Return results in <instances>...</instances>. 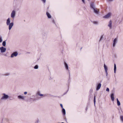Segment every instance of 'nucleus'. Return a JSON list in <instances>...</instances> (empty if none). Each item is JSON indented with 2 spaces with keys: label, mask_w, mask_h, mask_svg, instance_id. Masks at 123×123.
<instances>
[{
  "label": "nucleus",
  "mask_w": 123,
  "mask_h": 123,
  "mask_svg": "<svg viewBox=\"0 0 123 123\" xmlns=\"http://www.w3.org/2000/svg\"><path fill=\"white\" fill-rule=\"evenodd\" d=\"M106 73V76H107L108 75V73L107 72H105Z\"/></svg>",
  "instance_id": "e433bc0d"
},
{
  "label": "nucleus",
  "mask_w": 123,
  "mask_h": 123,
  "mask_svg": "<svg viewBox=\"0 0 123 123\" xmlns=\"http://www.w3.org/2000/svg\"><path fill=\"white\" fill-rule=\"evenodd\" d=\"M46 14L47 17L49 18H51V16L49 12H47Z\"/></svg>",
  "instance_id": "2eb2a0df"
},
{
  "label": "nucleus",
  "mask_w": 123,
  "mask_h": 123,
  "mask_svg": "<svg viewBox=\"0 0 123 123\" xmlns=\"http://www.w3.org/2000/svg\"><path fill=\"white\" fill-rule=\"evenodd\" d=\"M38 121H39L38 119H37V120L35 122V123H38Z\"/></svg>",
  "instance_id": "2f4dec72"
},
{
  "label": "nucleus",
  "mask_w": 123,
  "mask_h": 123,
  "mask_svg": "<svg viewBox=\"0 0 123 123\" xmlns=\"http://www.w3.org/2000/svg\"><path fill=\"white\" fill-rule=\"evenodd\" d=\"M111 15L110 13H108L107 14L104 16L103 18H109Z\"/></svg>",
  "instance_id": "9b49d317"
},
{
  "label": "nucleus",
  "mask_w": 123,
  "mask_h": 123,
  "mask_svg": "<svg viewBox=\"0 0 123 123\" xmlns=\"http://www.w3.org/2000/svg\"><path fill=\"white\" fill-rule=\"evenodd\" d=\"M90 8L92 9H94L95 8V6L94 5V3L93 2H91L90 4Z\"/></svg>",
  "instance_id": "7ed1b4c3"
},
{
  "label": "nucleus",
  "mask_w": 123,
  "mask_h": 123,
  "mask_svg": "<svg viewBox=\"0 0 123 123\" xmlns=\"http://www.w3.org/2000/svg\"><path fill=\"white\" fill-rule=\"evenodd\" d=\"M122 21V19H119L118 20V21H119V23H120Z\"/></svg>",
  "instance_id": "c756f323"
},
{
  "label": "nucleus",
  "mask_w": 123,
  "mask_h": 123,
  "mask_svg": "<svg viewBox=\"0 0 123 123\" xmlns=\"http://www.w3.org/2000/svg\"><path fill=\"white\" fill-rule=\"evenodd\" d=\"M116 64H114V73H116Z\"/></svg>",
  "instance_id": "aec40b11"
},
{
  "label": "nucleus",
  "mask_w": 123,
  "mask_h": 123,
  "mask_svg": "<svg viewBox=\"0 0 123 123\" xmlns=\"http://www.w3.org/2000/svg\"><path fill=\"white\" fill-rule=\"evenodd\" d=\"M43 94H42L41 93L40 94H39V96H43Z\"/></svg>",
  "instance_id": "7c9ffc66"
},
{
  "label": "nucleus",
  "mask_w": 123,
  "mask_h": 123,
  "mask_svg": "<svg viewBox=\"0 0 123 123\" xmlns=\"http://www.w3.org/2000/svg\"><path fill=\"white\" fill-rule=\"evenodd\" d=\"M2 45L3 46H5L6 45V42L5 41H4L2 43Z\"/></svg>",
  "instance_id": "5701e85b"
},
{
  "label": "nucleus",
  "mask_w": 123,
  "mask_h": 123,
  "mask_svg": "<svg viewBox=\"0 0 123 123\" xmlns=\"http://www.w3.org/2000/svg\"><path fill=\"white\" fill-rule=\"evenodd\" d=\"M2 38V37L1 36H0V39Z\"/></svg>",
  "instance_id": "37998d69"
},
{
  "label": "nucleus",
  "mask_w": 123,
  "mask_h": 123,
  "mask_svg": "<svg viewBox=\"0 0 123 123\" xmlns=\"http://www.w3.org/2000/svg\"><path fill=\"white\" fill-rule=\"evenodd\" d=\"M34 68L35 69H37L38 68V66L37 65H36L34 67Z\"/></svg>",
  "instance_id": "b1692460"
},
{
  "label": "nucleus",
  "mask_w": 123,
  "mask_h": 123,
  "mask_svg": "<svg viewBox=\"0 0 123 123\" xmlns=\"http://www.w3.org/2000/svg\"><path fill=\"white\" fill-rule=\"evenodd\" d=\"M120 120L121 122L123 123V116H121L120 117Z\"/></svg>",
  "instance_id": "412c9836"
},
{
  "label": "nucleus",
  "mask_w": 123,
  "mask_h": 123,
  "mask_svg": "<svg viewBox=\"0 0 123 123\" xmlns=\"http://www.w3.org/2000/svg\"><path fill=\"white\" fill-rule=\"evenodd\" d=\"M92 89H91L90 90V92L92 93Z\"/></svg>",
  "instance_id": "4c0bfd02"
},
{
  "label": "nucleus",
  "mask_w": 123,
  "mask_h": 123,
  "mask_svg": "<svg viewBox=\"0 0 123 123\" xmlns=\"http://www.w3.org/2000/svg\"><path fill=\"white\" fill-rule=\"evenodd\" d=\"M101 39H100V40H99V41L100 42Z\"/></svg>",
  "instance_id": "a18cd8bd"
},
{
  "label": "nucleus",
  "mask_w": 123,
  "mask_h": 123,
  "mask_svg": "<svg viewBox=\"0 0 123 123\" xmlns=\"http://www.w3.org/2000/svg\"><path fill=\"white\" fill-rule=\"evenodd\" d=\"M103 36H104V35H102L101 36L100 38H103Z\"/></svg>",
  "instance_id": "473e14b6"
},
{
  "label": "nucleus",
  "mask_w": 123,
  "mask_h": 123,
  "mask_svg": "<svg viewBox=\"0 0 123 123\" xmlns=\"http://www.w3.org/2000/svg\"><path fill=\"white\" fill-rule=\"evenodd\" d=\"M62 112L64 115H65V114L66 112L65 110L64 109L62 108Z\"/></svg>",
  "instance_id": "4be33fe9"
},
{
  "label": "nucleus",
  "mask_w": 123,
  "mask_h": 123,
  "mask_svg": "<svg viewBox=\"0 0 123 123\" xmlns=\"http://www.w3.org/2000/svg\"><path fill=\"white\" fill-rule=\"evenodd\" d=\"M40 92L39 91H38L37 92V93H36V95H39V94H40Z\"/></svg>",
  "instance_id": "a878e982"
},
{
  "label": "nucleus",
  "mask_w": 123,
  "mask_h": 123,
  "mask_svg": "<svg viewBox=\"0 0 123 123\" xmlns=\"http://www.w3.org/2000/svg\"><path fill=\"white\" fill-rule=\"evenodd\" d=\"M91 22L93 23L95 25H97L98 24V22L97 21H91Z\"/></svg>",
  "instance_id": "a211bd4d"
},
{
  "label": "nucleus",
  "mask_w": 123,
  "mask_h": 123,
  "mask_svg": "<svg viewBox=\"0 0 123 123\" xmlns=\"http://www.w3.org/2000/svg\"><path fill=\"white\" fill-rule=\"evenodd\" d=\"M18 53L16 51L13 52L11 55V58H13L14 56H16L18 55Z\"/></svg>",
  "instance_id": "20e7f679"
},
{
  "label": "nucleus",
  "mask_w": 123,
  "mask_h": 123,
  "mask_svg": "<svg viewBox=\"0 0 123 123\" xmlns=\"http://www.w3.org/2000/svg\"><path fill=\"white\" fill-rule=\"evenodd\" d=\"M2 41V39H0V42H1Z\"/></svg>",
  "instance_id": "ea45409f"
},
{
  "label": "nucleus",
  "mask_w": 123,
  "mask_h": 123,
  "mask_svg": "<svg viewBox=\"0 0 123 123\" xmlns=\"http://www.w3.org/2000/svg\"><path fill=\"white\" fill-rule=\"evenodd\" d=\"M10 74V73H5L4 74H3V75L5 76H8Z\"/></svg>",
  "instance_id": "dca6fc26"
},
{
  "label": "nucleus",
  "mask_w": 123,
  "mask_h": 123,
  "mask_svg": "<svg viewBox=\"0 0 123 123\" xmlns=\"http://www.w3.org/2000/svg\"><path fill=\"white\" fill-rule=\"evenodd\" d=\"M3 96L1 98V100H6L8 99L9 97L8 95L6 94L5 93H3L2 94Z\"/></svg>",
  "instance_id": "f03ea898"
},
{
  "label": "nucleus",
  "mask_w": 123,
  "mask_h": 123,
  "mask_svg": "<svg viewBox=\"0 0 123 123\" xmlns=\"http://www.w3.org/2000/svg\"><path fill=\"white\" fill-rule=\"evenodd\" d=\"M106 91H107L108 92H109V88L108 87L107 88Z\"/></svg>",
  "instance_id": "bb28decb"
},
{
  "label": "nucleus",
  "mask_w": 123,
  "mask_h": 123,
  "mask_svg": "<svg viewBox=\"0 0 123 123\" xmlns=\"http://www.w3.org/2000/svg\"><path fill=\"white\" fill-rule=\"evenodd\" d=\"M117 39H114V40H113V46L114 47H115L116 44L117 43Z\"/></svg>",
  "instance_id": "1a4fd4ad"
},
{
  "label": "nucleus",
  "mask_w": 123,
  "mask_h": 123,
  "mask_svg": "<svg viewBox=\"0 0 123 123\" xmlns=\"http://www.w3.org/2000/svg\"><path fill=\"white\" fill-rule=\"evenodd\" d=\"M27 93V92H25L24 93V94L25 95Z\"/></svg>",
  "instance_id": "f704fd0d"
},
{
  "label": "nucleus",
  "mask_w": 123,
  "mask_h": 123,
  "mask_svg": "<svg viewBox=\"0 0 123 123\" xmlns=\"http://www.w3.org/2000/svg\"><path fill=\"white\" fill-rule=\"evenodd\" d=\"M18 98L19 99H21L23 100L24 99L25 97L21 95H18Z\"/></svg>",
  "instance_id": "4468645a"
},
{
  "label": "nucleus",
  "mask_w": 123,
  "mask_h": 123,
  "mask_svg": "<svg viewBox=\"0 0 123 123\" xmlns=\"http://www.w3.org/2000/svg\"><path fill=\"white\" fill-rule=\"evenodd\" d=\"M64 64L66 69V70L68 71L69 72V70L68 69V65L67 63L65 62H64Z\"/></svg>",
  "instance_id": "0eeeda50"
},
{
  "label": "nucleus",
  "mask_w": 123,
  "mask_h": 123,
  "mask_svg": "<svg viewBox=\"0 0 123 123\" xmlns=\"http://www.w3.org/2000/svg\"><path fill=\"white\" fill-rule=\"evenodd\" d=\"M117 105L118 106H120V103L117 98Z\"/></svg>",
  "instance_id": "f3484780"
},
{
  "label": "nucleus",
  "mask_w": 123,
  "mask_h": 123,
  "mask_svg": "<svg viewBox=\"0 0 123 123\" xmlns=\"http://www.w3.org/2000/svg\"><path fill=\"white\" fill-rule=\"evenodd\" d=\"M109 24L108 25V27H109L110 29H112V22L111 20H110L109 22Z\"/></svg>",
  "instance_id": "9d476101"
},
{
  "label": "nucleus",
  "mask_w": 123,
  "mask_h": 123,
  "mask_svg": "<svg viewBox=\"0 0 123 123\" xmlns=\"http://www.w3.org/2000/svg\"><path fill=\"white\" fill-rule=\"evenodd\" d=\"M111 100L112 101H114V94L112 93L111 94Z\"/></svg>",
  "instance_id": "f8f14e48"
},
{
  "label": "nucleus",
  "mask_w": 123,
  "mask_h": 123,
  "mask_svg": "<svg viewBox=\"0 0 123 123\" xmlns=\"http://www.w3.org/2000/svg\"><path fill=\"white\" fill-rule=\"evenodd\" d=\"M101 84L100 83L98 84L96 86V90H98L100 89L101 87Z\"/></svg>",
  "instance_id": "6e6552de"
},
{
  "label": "nucleus",
  "mask_w": 123,
  "mask_h": 123,
  "mask_svg": "<svg viewBox=\"0 0 123 123\" xmlns=\"http://www.w3.org/2000/svg\"><path fill=\"white\" fill-rule=\"evenodd\" d=\"M94 13L96 14H98L99 12V11L97 10V9L95 8L93 10Z\"/></svg>",
  "instance_id": "ddd939ff"
},
{
  "label": "nucleus",
  "mask_w": 123,
  "mask_h": 123,
  "mask_svg": "<svg viewBox=\"0 0 123 123\" xmlns=\"http://www.w3.org/2000/svg\"><path fill=\"white\" fill-rule=\"evenodd\" d=\"M52 22L53 23H55V21L54 20H52Z\"/></svg>",
  "instance_id": "58836bf2"
},
{
  "label": "nucleus",
  "mask_w": 123,
  "mask_h": 123,
  "mask_svg": "<svg viewBox=\"0 0 123 123\" xmlns=\"http://www.w3.org/2000/svg\"><path fill=\"white\" fill-rule=\"evenodd\" d=\"M60 106L62 108V109L63 108V106L62 105V104H60Z\"/></svg>",
  "instance_id": "72a5a7b5"
},
{
  "label": "nucleus",
  "mask_w": 123,
  "mask_h": 123,
  "mask_svg": "<svg viewBox=\"0 0 123 123\" xmlns=\"http://www.w3.org/2000/svg\"><path fill=\"white\" fill-rule=\"evenodd\" d=\"M11 21L9 18H8L6 20V24L7 25H8L9 29L10 30L12 29V27L14 25L13 23L12 22L10 23Z\"/></svg>",
  "instance_id": "f257e3e1"
},
{
  "label": "nucleus",
  "mask_w": 123,
  "mask_h": 123,
  "mask_svg": "<svg viewBox=\"0 0 123 123\" xmlns=\"http://www.w3.org/2000/svg\"><path fill=\"white\" fill-rule=\"evenodd\" d=\"M6 50V49L4 48L3 47H0V51L1 53H3L5 52Z\"/></svg>",
  "instance_id": "423d86ee"
},
{
  "label": "nucleus",
  "mask_w": 123,
  "mask_h": 123,
  "mask_svg": "<svg viewBox=\"0 0 123 123\" xmlns=\"http://www.w3.org/2000/svg\"><path fill=\"white\" fill-rule=\"evenodd\" d=\"M43 2V3H45L46 2V0H41Z\"/></svg>",
  "instance_id": "c85d7f7f"
},
{
  "label": "nucleus",
  "mask_w": 123,
  "mask_h": 123,
  "mask_svg": "<svg viewBox=\"0 0 123 123\" xmlns=\"http://www.w3.org/2000/svg\"><path fill=\"white\" fill-rule=\"evenodd\" d=\"M68 90L66 91V92H65L64 93V94L63 95H65L67 93V92H68Z\"/></svg>",
  "instance_id": "cd10ccee"
},
{
  "label": "nucleus",
  "mask_w": 123,
  "mask_h": 123,
  "mask_svg": "<svg viewBox=\"0 0 123 123\" xmlns=\"http://www.w3.org/2000/svg\"><path fill=\"white\" fill-rule=\"evenodd\" d=\"M94 105H95V103L96 102V100H95V96L94 97Z\"/></svg>",
  "instance_id": "393cba45"
},
{
  "label": "nucleus",
  "mask_w": 123,
  "mask_h": 123,
  "mask_svg": "<svg viewBox=\"0 0 123 123\" xmlns=\"http://www.w3.org/2000/svg\"><path fill=\"white\" fill-rule=\"evenodd\" d=\"M109 1H113V0H108Z\"/></svg>",
  "instance_id": "79ce46f5"
},
{
  "label": "nucleus",
  "mask_w": 123,
  "mask_h": 123,
  "mask_svg": "<svg viewBox=\"0 0 123 123\" xmlns=\"http://www.w3.org/2000/svg\"><path fill=\"white\" fill-rule=\"evenodd\" d=\"M104 67L105 68V72H107V66L105 65V64L104 65Z\"/></svg>",
  "instance_id": "6ab92c4d"
},
{
  "label": "nucleus",
  "mask_w": 123,
  "mask_h": 123,
  "mask_svg": "<svg viewBox=\"0 0 123 123\" xmlns=\"http://www.w3.org/2000/svg\"><path fill=\"white\" fill-rule=\"evenodd\" d=\"M37 99L36 98L35 99H34L33 100V101H35Z\"/></svg>",
  "instance_id": "a19ab883"
},
{
  "label": "nucleus",
  "mask_w": 123,
  "mask_h": 123,
  "mask_svg": "<svg viewBox=\"0 0 123 123\" xmlns=\"http://www.w3.org/2000/svg\"><path fill=\"white\" fill-rule=\"evenodd\" d=\"M87 109H88L87 107H86V111Z\"/></svg>",
  "instance_id": "c03bdc74"
},
{
  "label": "nucleus",
  "mask_w": 123,
  "mask_h": 123,
  "mask_svg": "<svg viewBox=\"0 0 123 123\" xmlns=\"http://www.w3.org/2000/svg\"><path fill=\"white\" fill-rule=\"evenodd\" d=\"M16 12L15 11L13 10L11 14V17L12 18H14L15 16Z\"/></svg>",
  "instance_id": "39448f33"
},
{
  "label": "nucleus",
  "mask_w": 123,
  "mask_h": 123,
  "mask_svg": "<svg viewBox=\"0 0 123 123\" xmlns=\"http://www.w3.org/2000/svg\"><path fill=\"white\" fill-rule=\"evenodd\" d=\"M82 2H83V3L85 4V0H82Z\"/></svg>",
  "instance_id": "c9c22d12"
}]
</instances>
